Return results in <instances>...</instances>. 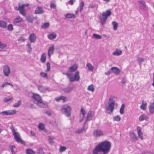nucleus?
I'll list each match as a JSON object with an SVG mask.
<instances>
[{
	"instance_id": "21",
	"label": "nucleus",
	"mask_w": 154,
	"mask_h": 154,
	"mask_svg": "<svg viewBox=\"0 0 154 154\" xmlns=\"http://www.w3.org/2000/svg\"><path fill=\"white\" fill-rule=\"evenodd\" d=\"M85 122L82 127L81 128L79 129L76 130V132L78 134H80L84 131H86L87 128H85Z\"/></svg>"
},
{
	"instance_id": "64",
	"label": "nucleus",
	"mask_w": 154,
	"mask_h": 154,
	"mask_svg": "<svg viewBox=\"0 0 154 154\" xmlns=\"http://www.w3.org/2000/svg\"><path fill=\"white\" fill-rule=\"evenodd\" d=\"M55 100L57 102L60 101L61 100V96L59 97L58 98H56Z\"/></svg>"
},
{
	"instance_id": "9",
	"label": "nucleus",
	"mask_w": 154,
	"mask_h": 154,
	"mask_svg": "<svg viewBox=\"0 0 154 154\" xmlns=\"http://www.w3.org/2000/svg\"><path fill=\"white\" fill-rule=\"evenodd\" d=\"M16 112L15 110L5 111L0 112V114L3 116L12 115L15 114Z\"/></svg>"
},
{
	"instance_id": "32",
	"label": "nucleus",
	"mask_w": 154,
	"mask_h": 154,
	"mask_svg": "<svg viewBox=\"0 0 154 154\" xmlns=\"http://www.w3.org/2000/svg\"><path fill=\"white\" fill-rule=\"evenodd\" d=\"M7 23L6 22L3 21H0V27L5 28L6 27Z\"/></svg>"
},
{
	"instance_id": "27",
	"label": "nucleus",
	"mask_w": 154,
	"mask_h": 154,
	"mask_svg": "<svg viewBox=\"0 0 154 154\" xmlns=\"http://www.w3.org/2000/svg\"><path fill=\"white\" fill-rule=\"evenodd\" d=\"M73 90L72 88L70 87H67L64 88L63 91L65 93H68L70 92Z\"/></svg>"
},
{
	"instance_id": "62",
	"label": "nucleus",
	"mask_w": 154,
	"mask_h": 154,
	"mask_svg": "<svg viewBox=\"0 0 154 154\" xmlns=\"http://www.w3.org/2000/svg\"><path fill=\"white\" fill-rule=\"evenodd\" d=\"M45 113L49 116H50L51 115V112L49 111H46L45 112Z\"/></svg>"
},
{
	"instance_id": "47",
	"label": "nucleus",
	"mask_w": 154,
	"mask_h": 154,
	"mask_svg": "<svg viewBox=\"0 0 154 154\" xmlns=\"http://www.w3.org/2000/svg\"><path fill=\"white\" fill-rule=\"evenodd\" d=\"M125 105L124 104H122L120 110V112L121 114H123L124 113V110L125 108Z\"/></svg>"
},
{
	"instance_id": "44",
	"label": "nucleus",
	"mask_w": 154,
	"mask_h": 154,
	"mask_svg": "<svg viewBox=\"0 0 154 154\" xmlns=\"http://www.w3.org/2000/svg\"><path fill=\"white\" fill-rule=\"evenodd\" d=\"M92 38H94L97 39H100L102 38V36L101 35L94 33L93 35Z\"/></svg>"
},
{
	"instance_id": "15",
	"label": "nucleus",
	"mask_w": 154,
	"mask_h": 154,
	"mask_svg": "<svg viewBox=\"0 0 154 154\" xmlns=\"http://www.w3.org/2000/svg\"><path fill=\"white\" fill-rule=\"evenodd\" d=\"M137 134L138 137L141 140L143 139V133L141 131V127L140 126H138L137 127Z\"/></svg>"
},
{
	"instance_id": "37",
	"label": "nucleus",
	"mask_w": 154,
	"mask_h": 154,
	"mask_svg": "<svg viewBox=\"0 0 154 154\" xmlns=\"http://www.w3.org/2000/svg\"><path fill=\"white\" fill-rule=\"evenodd\" d=\"M26 152L27 154H34L35 153L32 149H28L26 150Z\"/></svg>"
},
{
	"instance_id": "41",
	"label": "nucleus",
	"mask_w": 154,
	"mask_h": 154,
	"mask_svg": "<svg viewBox=\"0 0 154 154\" xmlns=\"http://www.w3.org/2000/svg\"><path fill=\"white\" fill-rule=\"evenodd\" d=\"M48 140L49 143L52 144L54 143V138L52 136H49L48 137Z\"/></svg>"
},
{
	"instance_id": "17",
	"label": "nucleus",
	"mask_w": 154,
	"mask_h": 154,
	"mask_svg": "<svg viewBox=\"0 0 154 154\" xmlns=\"http://www.w3.org/2000/svg\"><path fill=\"white\" fill-rule=\"evenodd\" d=\"M130 136L131 139L133 141H135L138 140V138L136 134L133 131H131L130 132Z\"/></svg>"
},
{
	"instance_id": "49",
	"label": "nucleus",
	"mask_w": 154,
	"mask_h": 154,
	"mask_svg": "<svg viewBox=\"0 0 154 154\" xmlns=\"http://www.w3.org/2000/svg\"><path fill=\"white\" fill-rule=\"evenodd\" d=\"M26 20L29 22L32 23L33 20V18L30 16H28L26 17Z\"/></svg>"
},
{
	"instance_id": "24",
	"label": "nucleus",
	"mask_w": 154,
	"mask_h": 154,
	"mask_svg": "<svg viewBox=\"0 0 154 154\" xmlns=\"http://www.w3.org/2000/svg\"><path fill=\"white\" fill-rule=\"evenodd\" d=\"M54 50V46L52 45L50 47L48 53V55L49 57H50V56L53 54Z\"/></svg>"
},
{
	"instance_id": "5",
	"label": "nucleus",
	"mask_w": 154,
	"mask_h": 154,
	"mask_svg": "<svg viewBox=\"0 0 154 154\" xmlns=\"http://www.w3.org/2000/svg\"><path fill=\"white\" fill-rule=\"evenodd\" d=\"M10 129L12 132L15 140L19 143H21L22 144L25 145L24 142L20 138V136L19 133L18 132H16L15 131L13 125H11Z\"/></svg>"
},
{
	"instance_id": "53",
	"label": "nucleus",
	"mask_w": 154,
	"mask_h": 154,
	"mask_svg": "<svg viewBox=\"0 0 154 154\" xmlns=\"http://www.w3.org/2000/svg\"><path fill=\"white\" fill-rule=\"evenodd\" d=\"M66 149V148L65 146H61L60 149V152H62L65 151Z\"/></svg>"
},
{
	"instance_id": "63",
	"label": "nucleus",
	"mask_w": 154,
	"mask_h": 154,
	"mask_svg": "<svg viewBox=\"0 0 154 154\" xmlns=\"http://www.w3.org/2000/svg\"><path fill=\"white\" fill-rule=\"evenodd\" d=\"M30 133L31 135L32 136L35 137L36 135L35 133L33 131H31Z\"/></svg>"
},
{
	"instance_id": "7",
	"label": "nucleus",
	"mask_w": 154,
	"mask_h": 154,
	"mask_svg": "<svg viewBox=\"0 0 154 154\" xmlns=\"http://www.w3.org/2000/svg\"><path fill=\"white\" fill-rule=\"evenodd\" d=\"M3 69L4 75L5 76H8L11 72V70L9 66L7 65H5L3 66Z\"/></svg>"
},
{
	"instance_id": "60",
	"label": "nucleus",
	"mask_w": 154,
	"mask_h": 154,
	"mask_svg": "<svg viewBox=\"0 0 154 154\" xmlns=\"http://www.w3.org/2000/svg\"><path fill=\"white\" fill-rule=\"evenodd\" d=\"M112 71V70H111V68L108 70L107 72H105V74L106 75H109L111 73V72Z\"/></svg>"
},
{
	"instance_id": "43",
	"label": "nucleus",
	"mask_w": 154,
	"mask_h": 154,
	"mask_svg": "<svg viewBox=\"0 0 154 154\" xmlns=\"http://www.w3.org/2000/svg\"><path fill=\"white\" fill-rule=\"evenodd\" d=\"M112 24L113 26V29L116 30L117 29L118 26V24L115 21H113L112 22Z\"/></svg>"
},
{
	"instance_id": "23",
	"label": "nucleus",
	"mask_w": 154,
	"mask_h": 154,
	"mask_svg": "<svg viewBox=\"0 0 154 154\" xmlns=\"http://www.w3.org/2000/svg\"><path fill=\"white\" fill-rule=\"evenodd\" d=\"M78 65L75 64L70 67L69 68V70L71 72H73L76 70L78 68Z\"/></svg>"
},
{
	"instance_id": "38",
	"label": "nucleus",
	"mask_w": 154,
	"mask_h": 154,
	"mask_svg": "<svg viewBox=\"0 0 154 154\" xmlns=\"http://www.w3.org/2000/svg\"><path fill=\"white\" fill-rule=\"evenodd\" d=\"M27 46L28 47L27 52L28 53H30L32 51V48L31 47V45L29 43H28L27 44Z\"/></svg>"
},
{
	"instance_id": "6",
	"label": "nucleus",
	"mask_w": 154,
	"mask_h": 154,
	"mask_svg": "<svg viewBox=\"0 0 154 154\" xmlns=\"http://www.w3.org/2000/svg\"><path fill=\"white\" fill-rule=\"evenodd\" d=\"M79 74V72L77 71L75 73L74 77H71L72 74L70 73L69 72H68L66 74L69 79L70 82H72L75 81L78 82L79 80L80 77Z\"/></svg>"
},
{
	"instance_id": "45",
	"label": "nucleus",
	"mask_w": 154,
	"mask_h": 154,
	"mask_svg": "<svg viewBox=\"0 0 154 154\" xmlns=\"http://www.w3.org/2000/svg\"><path fill=\"white\" fill-rule=\"evenodd\" d=\"M84 2L83 1L80 4L79 6V11L80 12H81L83 9V8L84 7Z\"/></svg>"
},
{
	"instance_id": "25",
	"label": "nucleus",
	"mask_w": 154,
	"mask_h": 154,
	"mask_svg": "<svg viewBox=\"0 0 154 154\" xmlns=\"http://www.w3.org/2000/svg\"><path fill=\"white\" fill-rule=\"evenodd\" d=\"M122 52L121 50H119L117 48L116 51L112 53V55L118 56L122 54Z\"/></svg>"
},
{
	"instance_id": "52",
	"label": "nucleus",
	"mask_w": 154,
	"mask_h": 154,
	"mask_svg": "<svg viewBox=\"0 0 154 154\" xmlns=\"http://www.w3.org/2000/svg\"><path fill=\"white\" fill-rule=\"evenodd\" d=\"M47 68L46 71L47 72H49L50 69V64L49 62H48L47 63Z\"/></svg>"
},
{
	"instance_id": "31",
	"label": "nucleus",
	"mask_w": 154,
	"mask_h": 154,
	"mask_svg": "<svg viewBox=\"0 0 154 154\" xmlns=\"http://www.w3.org/2000/svg\"><path fill=\"white\" fill-rule=\"evenodd\" d=\"M65 17L67 18H73L75 17V15L73 14L68 13L65 15Z\"/></svg>"
},
{
	"instance_id": "19",
	"label": "nucleus",
	"mask_w": 154,
	"mask_h": 154,
	"mask_svg": "<svg viewBox=\"0 0 154 154\" xmlns=\"http://www.w3.org/2000/svg\"><path fill=\"white\" fill-rule=\"evenodd\" d=\"M138 2L141 5L140 6L141 9L145 10L146 8V4L143 0H138Z\"/></svg>"
},
{
	"instance_id": "58",
	"label": "nucleus",
	"mask_w": 154,
	"mask_h": 154,
	"mask_svg": "<svg viewBox=\"0 0 154 154\" xmlns=\"http://www.w3.org/2000/svg\"><path fill=\"white\" fill-rule=\"evenodd\" d=\"M38 152L40 154H43L44 153L43 149L42 148H39L38 150Z\"/></svg>"
},
{
	"instance_id": "46",
	"label": "nucleus",
	"mask_w": 154,
	"mask_h": 154,
	"mask_svg": "<svg viewBox=\"0 0 154 154\" xmlns=\"http://www.w3.org/2000/svg\"><path fill=\"white\" fill-rule=\"evenodd\" d=\"M49 26V23H46L43 24L41 26V28L42 29L47 28Z\"/></svg>"
},
{
	"instance_id": "29",
	"label": "nucleus",
	"mask_w": 154,
	"mask_h": 154,
	"mask_svg": "<svg viewBox=\"0 0 154 154\" xmlns=\"http://www.w3.org/2000/svg\"><path fill=\"white\" fill-rule=\"evenodd\" d=\"M9 148L11 150V152L13 154H15L16 153V148L14 145H9L8 146Z\"/></svg>"
},
{
	"instance_id": "54",
	"label": "nucleus",
	"mask_w": 154,
	"mask_h": 154,
	"mask_svg": "<svg viewBox=\"0 0 154 154\" xmlns=\"http://www.w3.org/2000/svg\"><path fill=\"white\" fill-rule=\"evenodd\" d=\"M40 75L42 77H44L47 79L48 78V77L47 76V74L46 73L41 72L40 73Z\"/></svg>"
},
{
	"instance_id": "20",
	"label": "nucleus",
	"mask_w": 154,
	"mask_h": 154,
	"mask_svg": "<svg viewBox=\"0 0 154 154\" xmlns=\"http://www.w3.org/2000/svg\"><path fill=\"white\" fill-rule=\"evenodd\" d=\"M148 116L145 114L141 115L139 118V120L140 121H142L144 120L147 121L148 119Z\"/></svg>"
},
{
	"instance_id": "10",
	"label": "nucleus",
	"mask_w": 154,
	"mask_h": 154,
	"mask_svg": "<svg viewBox=\"0 0 154 154\" xmlns=\"http://www.w3.org/2000/svg\"><path fill=\"white\" fill-rule=\"evenodd\" d=\"M32 97L34 100V103L35 104L42 99V97L39 94L35 93H33Z\"/></svg>"
},
{
	"instance_id": "12",
	"label": "nucleus",
	"mask_w": 154,
	"mask_h": 154,
	"mask_svg": "<svg viewBox=\"0 0 154 154\" xmlns=\"http://www.w3.org/2000/svg\"><path fill=\"white\" fill-rule=\"evenodd\" d=\"M93 135L95 137L101 136L103 135V133L101 130H95L93 131Z\"/></svg>"
},
{
	"instance_id": "3",
	"label": "nucleus",
	"mask_w": 154,
	"mask_h": 154,
	"mask_svg": "<svg viewBox=\"0 0 154 154\" xmlns=\"http://www.w3.org/2000/svg\"><path fill=\"white\" fill-rule=\"evenodd\" d=\"M111 11L109 9L105 12H103L102 16L99 17V19L102 25H103L105 24L108 17L111 15Z\"/></svg>"
},
{
	"instance_id": "61",
	"label": "nucleus",
	"mask_w": 154,
	"mask_h": 154,
	"mask_svg": "<svg viewBox=\"0 0 154 154\" xmlns=\"http://www.w3.org/2000/svg\"><path fill=\"white\" fill-rule=\"evenodd\" d=\"M75 2V0H70L68 3L70 4L71 5H73L74 2Z\"/></svg>"
},
{
	"instance_id": "2",
	"label": "nucleus",
	"mask_w": 154,
	"mask_h": 154,
	"mask_svg": "<svg viewBox=\"0 0 154 154\" xmlns=\"http://www.w3.org/2000/svg\"><path fill=\"white\" fill-rule=\"evenodd\" d=\"M108 103V106L106 107V109L108 113L111 114L113 112L114 106L116 104L115 100L113 99V97L112 96H111L110 97Z\"/></svg>"
},
{
	"instance_id": "8",
	"label": "nucleus",
	"mask_w": 154,
	"mask_h": 154,
	"mask_svg": "<svg viewBox=\"0 0 154 154\" xmlns=\"http://www.w3.org/2000/svg\"><path fill=\"white\" fill-rule=\"evenodd\" d=\"M28 5H29L27 4L26 5L23 4L21 5H19L18 8L17 9H16V10H19L20 13L21 14L24 16H25L26 13L24 9V8L26 6H28Z\"/></svg>"
},
{
	"instance_id": "56",
	"label": "nucleus",
	"mask_w": 154,
	"mask_h": 154,
	"mask_svg": "<svg viewBox=\"0 0 154 154\" xmlns=\"http://www.w3.org/2000/svg\"><path fill=\"white\" fill-rule=\"evenodd\" d=\"M81 112L82 114L83 117H84L86 114L85 111L83 108H81Z\"/></svg>"
},
{
	"instance_id": "34",
	"label": "nucleus",
	"mask_w": 154,
	"mask_h": 154,
	"mask_svg": "<svg viewBox=\"0 0 154 154\" xmlns=\"http://www.w3.org/2000/svg\"><path fill=\"white\" fill-rule=\"evenodd\" d=\"M46 60V54L45 53H43L41 56V61L43 63H44Z\"/></svg>"
},
{
	"instance_id": "55",
	"label": "nucleus",
	"mask_w": 154,
	"mask_h": 154,
	"mask_svg": "<svg viewBox=\"0 0 154 154\" xmlns=\"http://www.w3.org/2000/svg\"><path fill=\"white\" fill-rule=\"evenodd\" d=\"M61 100H63V102H65L68 100L67 98L66 97L61 96Z\"/></svg>"
},
{
	"instance_id": "35",
	"label": "nucleus",
	"mask_w": 154,
	"mask_h": 154,
	"mask_svg": "<svg viewBox=\"0 0 154 154\" xmlns=\"http://www.w3.org/2000/svg\"><path fill=\"white\" fill-rule=\"evenodd\" d=\"M137 60L139 65H141L142 63L144 61V59L143 58L138 57H137Z\"/></svg>"
},
{
	"instance_id": "28",
	"label": "nucleus",
	"mask_w": 154,
	"mask_h": 154,
	"mask_svg": "<svg viewBox=\"0 0 154 154\" xmlns=\"http://www.w3.org/2000/svg\"><path fill=\"white\" fill-rule=\"evenodd\" d=\"M146 105L147 103L145 101H142V104L140 106V109L143 110H145L146 108Z\"/></svg>"
},
{
	"instance_id": "59",
	"label": "nucleus",
	"mask_w": 154,
	"mask_h": 154,
	"mask_svg": "<svg viewBox=\"0 0 154 154\" xmlns=\"http://www.w3.org/2000/svg\"><path fill=\"white\" fill-rule=\"evenodd\" d=\"M56 6V5L54 3H52L50 5V8H54Z\"/></svg>"
},
{
	"instance_id": "51",
	"label": "nucleus",
	"mask_w": 154,
	"mask_h": 154,
	"mask_svg": "<svg viewBox=\"0 0 154 154\" xmlns=\"http://www.w3.org/2000/svg\"><path fill=\"white\" fill-rule=\"evenodd\" d=\"M7 28L10 31H12L13 29V25L11 24H9L7 26Z\"/></svg>"
},
{
	"instance_id": "18",
	"label": "nucleus",
	"mask_w": 154,
	"mask_h": 154,
	"mask_svg": "<svg viewBox=\"0 0 154 154\" xmlns=\"http://www.w3.org/2000/svg\"><path fill=\"white\" fill-rule=\"evenodd\" d=\"M38 106L41 108H45L47 107V104L43 102L42 100H41L40 101H38L37 103H36Z\"/></svg>"
},
{
	"instance_id": "39",
	"label": "nucleus",
	"mask_w": 154,
	"mask_h": 154,
	"mask_svg": "<svg viewBox=\"0 0 154 154\" xmlns=\"http://www.w3.org/2000/svg\"><path fill=\"white\" fill-rule=\"evenodd\" d=\"M121 118L120 116L119 115H117L114 116L113 118V120L114 121L119 122L120 121Z\"/></svg>"
},
{
	"instance_id": "22",
	"label": "nucleus",
	"mask_w": 154,
	"mask_h": 154,
	"mask_svg": "<svg viewBox=\"0 0 154 154\" xmlns=\"http://www.w3.org/2000/svg\"><path fill=\"white\" fill-rule=\"evenodd\" d=\"M44 11L42 7H38L35 11V14H40L43 13Z\"/></svg>"
},
{
	"instance_id": "16",
	"label": "nucleus",
	"mask_w": 154,
	"mask_h": 154,
	"mask_svg": "<svg viewBox=\"0 0 154 154\" xmlns=\"http://www.w3.org/2000/svg\"><path fill=\"white\" fill-rule=\"evenodd\" d=\"M111 70L113 72L117 75H119L121 71L120 70L119 68L116 67H112Z\"/></svg>"
},
{
	"instance_id": "4",
	"label": "nucleus",
	"mask_w": 154,
	"mask_h": 154,
	"mask_svg": "<svg viewBox=\"0 0 154 154\" xmlns=\"http://www.w3.org/2000/svg\"><path fill=\"white\" fill-rule=\"evenodd\" d=\"M71 111V107L67 104L63 105L61 109V111L62 113L67 117L70 116Z\"/></svg>"
},
{
	"instance_id": "26",
	"label": "nucleus",
	"mask_w": 154,
	"mask_h": 154,
	"mask_svg": "<svg viewBox=\"0 0 154 154\" xmlns=\"http://www.w3.org/2000/svg\"><path fill=\"white\" fill-rule=\"evenodd\" d=\"M38 90L41 92H45L47 90H48L49 88L48 87L44 88L42 86L38 85Z\"/></svg>"
},
{
	"instance_id": "48",
	"label": "nucleus",
	"mask_w": 154,
	"mask_h": 154,
	"mask_svg": "<svg viewBox=\"0 0 154 154\" xmlns=\"http://www.w3.org/2000/svg\"><path fill=\"white\" fill-rule=\"evenodd\" d=\"M21 104V101L20 100L18 101L14 105V106L15 108H17L19 107Z\"/></svg>"
},
{
	"instance_id": "13",
	"label": "nucleus",
	"mask_w": 154,
	"mask_h": 154,
	"mask_svg": "<svg viewBox=\"0 0 154 154\" xmlns=\"http://www.w3.org/2000/svg\"><path fill=\"white\" fill-rule=\"evenodd\" d=\"M23 21V19L20 16H17L14 19L13 23L14 24H16L21 23Z\"/></svg>"
},
{
	"instance_id": "14",
	"label": "nucleus",
	"mask_w": 154,
	"mask_h": 154,
	"mask_svg": "<svg viewBox=\"0 0 154 154\" xmlns=\"http://www.w3.org/2000/svg\"><path fill=\"white\" fill-rule=\"evenodd\" d=\"M94 116V113L93 112H89L88 114L87 118L86 119L85 123L88 121L91 120V119Z\"/></svg>"
},
{
	"instance_id": "1",
	"label": "nucleus",
	"mask_w": 154,
	"mask_h": 154,
	"mask_svg": "<svg viewBox=\"0 0 154 154\" xmlns=\"http://www.w3.org/2000/svg\"><path fill=\"white\" fill-rule=\"evenodd\" d=\"M111 147V143L106 140L100 143L93 151V154H98L99 152L103 154H108L110 152Z\"/></svg>"
},
{
	"instance_id": "36",
	"label": "nucleus",
	"mask_w": 154,
	"mask_h": 154,
	"mask_svg": "<svg viewBox=\"0 0 154 154\" xmlns=\"http://www.w3.org/2000/svg\"><path fill=\"white\" fill-rule=\"evenodd\" d=\"M86 66L88 67V70L91 71H93L94 70V67L90 63H87L86 64Z\"/></svg>"
},
{
	"instance_id": "50",
	"label": "nucleus",
	"mask_w": 154,
	"mask_h": 154,
	"mask_svg": "<svg viewBox=\"0 0 154 154\" xmlns=\"http://www.w3.org/2000/svg\"><path fill=\"white\" fill-rule=\"evenodd\" d=\"M6 47V45L2 44V43L0 42V51H2L3 49Z\"/></svg>"
},
{
	"instance_id": "30",
	"label": "nucleus",
	"mask_w": 154,
	"mask_h": 154,
	"mask_svg": "<svg viewBox=\"0 0 154 154\" xmlns=\"http://www.w3.org/2000/svg\"><path fill=\"white\" fill-rule=\"evenodd\" d=\"M57 34L55 33H52L48 35V38L50 40L55 39L57 36Z\"/></svg>"
},
{
	"instance_id": "11",
	"label": "nucleus",
	"mask_w": 154,
	"mask_h": 154,
	"mask_svg": "<svg viewBox=\"0 0 154 154\" xmlns=\"http://www.w3.org/2000/svg\"><path fill=\"white\" fill-rule=\"evenodd\" d=\"M36 38V36L35 34L34 33L30 34L28 38V39L31 43L35 42Z\"/></svg>"
},
{
	"instance_id": "42",
	"label": "nucleus",
	"mask_w": 154,
	"mask_h": 154,
	"mask_svg": "<svg viewBox=\"0 0 154 154\" xmlns=\"http://www.w3.org/2000/svg\"><path fill=\"white\" fill-rule=\"evenodd\" d=\"M39 129L41 130H44L45 129V126L44 124L42 123H39L38 125Z\"/></svg>"
},
{
	"instance_id": "33",
	"label": "nucleus",
	"mask_w": 154,
	"mask_h": 154,
	"mask_svg": "<svg viewBox=\"0 0 154 154\" xmlns=\"http://www.w3.org/2000/svg\"><path fill=\"white\" fill-rule=\"evenodd\" d=\"M13 100L12 97H5L3 99V101L6 103H8L9 101H11Z\"/></svg>"
},
{
	"instance_id": "57",
	"label": "nucleus",
	"mask_w": 154,
	"mask_h": 154,
	"mask_svg": "<svg viewBox=\"0 0 154 154\" xmlns=\"http://www.w3.org/2000/svg\"><path fill=\"white\" fill-rule=\"evenodd\" d=\"M25 40V39L23 37H20L18 39V41H20L21 42L24 41Z\"/></svg>"
},
{
	"instance_id": "40",
	"label": "nucleus",
	"mask_w": 154,
	"mask_h": 154,
	"mask_svg": "<svg viewBox=\"0 0 154 154\" xmlns=\"http://www.w3.org/2000/svg\"><path fill=\"white\" fill-rule=\"evenodd\" d=\"M87 89L92 92H93L94 90V88L93 85H89L88 88Z\"/></svg>"
}]
</instances>
